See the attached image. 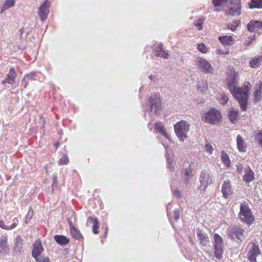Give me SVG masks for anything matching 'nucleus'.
<instances>
[{
  "mask_svg": "<svg viewBox=\"0 0 262 262\" xmlns=\"http://www.w3.org/2000/svg\"><path fill=\"white\" fill-rule=\"evenodd\" d=\"M238 74L235 71L229 75L227 82L228 89L232 96L238 101L240 107L245 109L246 104V99L248 96L247 91L244 92L243 88L237 87Z\"/></svg>",
  "mask_w": 262,
  "mask_h": 262,
  "instance_id": "1",
  "label": "nucleus"
},
{
  "mask_svg": "<svg viewBox=\"0 0 262 262\" xmlns=\"http://www.w3.org/2000/svg\"><path fill=\"white\" fill-rule=\"evenodd\" d=\"M238 216L242 222L249 225H251L254 221V216L246 202L241 204L240 211Z\"/></svg>",
  "mask_w": 262,
  "mask_h": 262,
  "instance_id": "2",
  "label": "nucleus"
},
{
  "mask_svg": "<svg viewBox=\"0 0 262 262\" xmlns=\"http://www.w3.org/2000/svg\"><path fill=\"white\" fill-rule=\"evenodd\" d=\"M190 128V124L182 120L174 125V132L181 141H184L187 138V133Z\"/></svg>",
  "mask_w": 262,
  "mask_h": 262,
  "instance_id": "3",
  "label": "nucleus"
},
{
  "mask_svg": "<svg viewBox=\"0 0 262 262\" xmlns=\"http://www.w3.org/2000/svg\"><path fill=\"white\" fill-rule=\"evenodd\" d=\"M213 247L214 255L217 259H221L223 257L224 250V242L222 237L217 233L213 235Z\"/></svg>",
  "mask_w": 262,
  "mask_h": 262,
  "instance_id": "4",
  "label": "nucleus"
},
{
  "mask_svg": "<svg viewBox=\"0 0 262 262\" xmlns=\"http://www.w3.org/2000/svg\"><path fill=\"white\" fill-rule=\"evenodd\" d=\"M202 117L205 122L210 124H217L222 119L220 112L216 108H212L208 112L204 113Z\"/></svg>",
  "mask_w": 262,
  "mask_h": 262,
  "instance_id": "5",
  "label": "nucleus"
},
{
  "mask_svg": "<svg viewBox=\"0 0 262 262\" xmlns=\"http://www.w3.org/2000/svg\"><path fill=\"white\" fill-rule=\"evenodd\" d=\"M199 181L201 184L199 186V189L201 191L204 192L208 185L212 183V177L206 170L204 169L201 173Z\"/></svg>",
  "mask_w": 262,
  "mask_h": 262,
  "instance_id": "6",
  "label": "nucleus"
},
{
  "mask_svg": "<svg viewBox=\"0 0 262 262\" xmlns=\"http://www.w3.org/2000/svg\"><path fill=\"white\" fill-rule=\"evenodd\" d=\"M248 259L250 262H256V257L260 251L258 245L250 243L247 247Z\"/></svg>",
  "mask_w": 262,
  "mask_h": 262,
  "instance_id": "7",
  "label": "nucleus"
},
{
  "mask_svg": "<svg viewBox=\"0 0 262 262\" xmlns=\"http://www.w3.org/2000/svg\"><path fill=\"white\" fill-rule=\"evenodd\" d=\"M241 7L240 0H231L228 7L226 14L229 15L238 16L241 14Z\"/></svg>",
  "mask_w": 262,
  "mask_h": 262,
  "instance_id": "8",
  "label": "nucleus"
},
{
  "mask_svg": "<svg viewBox=\"0 0 262 262\" xmlns=\"http://www.w3.org/2000/svg\"><path fill=\"white\" fill-rule=\"evenodd\" d=\"M147 104L149 106L150 112L154 111L156 114H157L161 107V101L160 96L157 95L151 96L149 98Z\"/></svg>",
  "mask_w": 262,
  "mask_h": 262,
  "instance_id": "9",
  "label": "nucleus"
},
{
  "mask_svg": "<svg viewBox=\"0 0 262 262\" xmlns=\"http://www.w3.org/2000/svg\"><path fill=\"white\" fill-rule=\"evenodd\" d=\"M246 233L245 230L241 227L235 226L233 227L230 233V236L232 239H236L237 242L239 243H241L245 238V234Z\"/></svg>",
  "mask_w": 262,
  "mask_h": 262,
  "instance_id": "10",
  "label": "nucleus"
},
{
  "mask_svg": "<svg viewBox=\"0 0 262 262\" xmlns=\"http://www.w3.org/2000/svg\"><path fill=\"white\" fill-rule=\"evenodd\" d=\"M50 4V1L46 0L39 7L38 14L42 21H43L47 18L49 12Z\"/></svg>",
  "mask_w": 262,
  "mask_h": 262,
  "instance_id": "11",
  "label": "nucleus"
},
{
  "mask_svg": "<svg viewBox=\"0 0 262 262\" xmlns=\"http://www.w3.org/2000/svg\"><path fill=\"white\" fill-rule=\"evenodd\" d=\"M198 62V66L202 69L203 72L206 74H211L213 72V68L210 63H209L207 60L202 58H199Z\"/></svg>",
  "mask_w": 262,
  "mask_h": 262,
  "instance_id": "12",
  "label": "nucleus"
},
{
  "mask_svg": "<svg viewBox=\"0 0 262 262\" xmlns=\"http://www.w3.org/2000/svg\"><path fill=\"white\" fill-rule=\"evenodd\" d=\"M10 249L7 245V237L2 235L0 237V254L6 256L9 254Z\"/></svg>",
  "mask_w": 262,
  "mask_h": 262,
  "instance_id": "13",
  "label": "nucleus"
},
{
  "mask_svg": "<svg viewBox=\"0 0 262 262\" xmlns=\"http://www.w3.org/2000/svg\"><path fill=\"white\" fill-rule=\"evenodd\" d=\"M196 232L197 237L200 241V244L202 246H207L210 242L209 238L207 234L203 232V231L199 228L196 229Z\"/></svg>",
  "mask_w": 262,
  "mask_h": 262,
  "instance_id": "14",
  "label": "nucleus"
},
{
  "mask_svg": "<svg viewBox=\"0 0 262 262\" xmlns=\"http://www.w3.org/2000/svg\"><path fill=\"white\" fill-rule=\"evenodd\" d=\"M16 77V73L14 68H11L8 74L6 76V79L3 80L2 84L4 85L8 83L10 84H13L15 83Z\"/></svg>",
  "mask_w": 262,
  "mask_h": 262,
  "instance_id": "15",
  "label": "nucleus"
},
{
  "mask_svg": "<svg viewBox=\"0 0 262 262\" xmlns=\"http://www.w3.org/2000/svg\"><path fill=\"white\" fill-rule=\"evenodd\" d=\"M223 197L225 199L229 198L233 193V190L229 181H224L222 187Z\"/></svg>",
  "mask_w": 262,
  "mask_h": 262,
  "instance_id": "16",
  "label": "nucleus"
},
{
  "mask_svg": "<svg viewBox=\"0 0 262 262\" xmlns=\"http://www.w3.org/2000/svg\"><path fill=\"white\" fill-rule=\"evenodd\" d=\"M248 30L251 32L257 31L262 28V21L258 20H251L247 25Z\"/></svg>",
  "mask_w": 262,
  "mask_h": 262,
  "instance_id": "17",
  "label": "nucleus"
},
{
  "mask_svg": "<svg viewBox=\"0 0 262 262\" xmlns=\"http://www.w3.org/2000/svg\"><path fill=\"white\" fill-rule=\"evenodd\" d=\"M254 173L249 166H247L245 169V174L243 177V181L246 183H250L254 179Z\"/></svg>",
  "mask_w": 262,
  "mask_h": 262,
  "instance_id": "18",
  "label": "nucleus"
},
{
  "mask_svg": "<svg viewBox=\"0 0 262 262\" xmlns=\"http://www.w3.org/2000/svg\"><path fill=\"white\" fill-rule=\"evenodd\" d=\"M43 248L40 242H36L33 244V248L32 251V255L34 258L40 255Z\"/></svg>",
  "mask_w": 262,
  "mask_h": 262,
  "instance_id": "19",
  "label": "nucleus"
},
{
  "mask_svg": "<svg viewBox=\"0 0 262 262\" xmlns=\"http://www.w3.org/2000/svg\"><path fill=\"white\" fill-rule=\"evenodd\" d=\"M23 239L21 238L20 236H17L15 241H14V252L15 254H17L21 252V250L23 248Z\"/></svg>",
  "mask_w": 262,
  "mask_h": 262,
  "instance_id": "20",
  "label": "nucleus"
},
{
  "mask_svg": "<svg viewBox=\"0 0 262 262\" xmlns=\"http://www.w3.org/2000/svg\"><path fill=\"white\" fill-rule=\"evenodd\" d=\"M87 225H93V232L97 234L99 233L97 229L99 228V222L96 218H93L92 216H90L87 220Z\"/></svg>",
  "mask_w": 262,
  "mask_h": 262,
  "instance_id": "21",
  "label": "nucleus"
},
{
  "mask_svg": "<svg viewBox=\"0 0 262 262\" xmlns=\"http://www.w3.org/2000/svg\"><path fill=\"white\" fill-rule=\"evenodd\" d=\"M237 148L241 152H245L246 151L247 145L245 142L243 137L238 135L236 138Z\"/></svg>",
  "mask_w": 262,
  "mask_h": 262,
  "instance_id": "22",
  "label": "nucleus"
},
{
  "mask_svg": "<svg viewBox=\"0 0 262 262\" xmlns=\"http://www.w3.org/2000/svg\"><path fill=\"white\" fill-rule=\"evenodd\" d=\"M54 239L56 242L61 246L66 245L70 242L69 239L63 235H55L54 236Z\"/></svg>",
  "mask_w": 262,
  "mask_h": 262,
  "instance_id": "23",
  "label": "nucleus"
},
{
  "mask_svg": "<svg viewBox=\"0 0 262 262\" xmlns=\"http://www.w3.org/2000/svg\"><path fill=\"white\" fill-rule=\"evenodd\" d=\"M155 129L161 134L163 135L166 138L168 139V134L167 133L163 123L161 122H157L155 123Z\"/></svg>",
  "mask_w": 262,
  "mask_h": 262,
  "instance_id": "24",
  "label": "nucleus"
},
{
  "mask_svg": "<svg viewBox=\"0 0 262 262\" xmlns=\"http://www.w3.org/2000/svg\"><path fill=\"white\" fill-rule=\"evenodd\" d=\"M18 222V219L15 217L13 219V223L11 225H6L3 221H0V227L5 230H10L16 227Z\"/></svg>",
  "mask_w": 262,
  "mask_h": 262,
  "instance_id": "25",
  "label": "nucleus"
},
{
  "mask_svg": "<svg viewBox=\"0 0 262 262\" xmlns=\"http://www.w3.org/2000/svg\"><path fill=\"white\" fill-rule=\"evenodd\" d=\"M228 117L230 121L233 124H235L239 118L238 111L234 110H230L228 111Z\"/></svg>",
  "mask_w": 262,
  "mask_h": 262,
  "instance_id": "26",
  "label": "nucleus"
},
{
  "mask_svg": "<svg viewBox=\"0 0 262 262\" xmlns=\"http://www.w3.org/2000/svg\"><path fill=\"white\" fill-rule=\"evenodd\" d=\"M262 93V81H260L259 83L258 88L256 90L253 94L254 100L258 102L260 100Z\"/></svg>",
  "mask_w": 262,
  "mask_h": 262,
  "instance_id": "27",
  "label": "nucleus"
},
{
  "mask_svg": "<svg viewBox=\"0 0 262 262\" xmlns=\"http://www.w3.org/2000/svg\"><path fill=\"white\" fill-rule=\"evenodd\" d=\"M219 39L220 42L224 46L230 45L232 41V37L230 36H220Z\"/></svg>",
  "mask_w": 262,
  "mask_h": 262,
  "instance_id": "28",
  "label": "nucleus"
},
{
  "mask_svg": "<svg viewBox=\"0 0 262 262\" xmlns=\"http://www.w3.org/2000/svg\"><path fill=\"white\" fill-rule=\"evenodd\" d=\"M262 61V55L254 58L249 62L250 67L252 68L258 67L260 65V63Z\"/></svg>",
  "mask_w": 262,
  "mask_h": 262,
  "instance_id": "29",
  "label": "nucleus"
},
{
  "mask_svg": "<svg viewBox=\"0 0 262 262\" xmlns=\"http://www.w3.org/2000/svg\"><path fill=\"white\" fill-rule=\"evenodd\" d=\"M197 90L201 92H204L208 88V83L206 80L199 81L196 85Z\"/></svg>",
  "mask_w": 262,
  "mask_h": 262,
  "instance_id": "30",
  "label": "nucleus"
},
{
  "mask_svg": "<svg viewBox=\"0 0 262 262\" xmlns=\"http://www.w3.org/2000/svg\"><path fill=\"white\" fill-rule=\"evenodd\" d=\"M70 233L72 235L73 237L76 239L80 240L81 239H83V238L80 231L76 227L73 228V229H71Z\"/></svg>",
  "mask_w": 262,
  "mask_h": 262,
  "instance_id": "31",
  "label": "nucleus"
},
{
  "mask_svg": "<svg viewBox=\"0 0 262 262\" xmlns=\"http://www.w3.org/2000/svg\"><path fill=\"white\" fill-rule=\"evenodd\" d=\"M249 5L251 9L262 8V0H251Z\"/></svg>",
  "mask_w": 262,
  "mask_h": 262,
  "instance_id": "32",
  "label": "nucleus"
},
{
  "mask_svg": "<svg viewBox=\"0 0 262 262\" xmlns=\"http://www.w3.org/2000/svg\"><path fill=\"white\" fill-rule=\"evenodd\" d=\"M251 88V85L250 83V82H246L245 83V84L244 85V88H243V90L244 92H245L247 91L248 96H247V99H246V104L245 105V106H246L245 108L243 109L242 107H241V110L242 111H245L246 110L247 108L248 100V98H249V91H250V89Z\"/></svg>",
  "mask_w": 262,
  "mask_h": 262,
  "instance_id": "33",
  "label": "nucleus"
},
{
  "mask_svg": "<svg viewBox=\"0 0 262 262\" xmlns=\"http://www.w3.org/2000/svg\"><path fill=\"white\" fill-rule=\"evenodd\" d=\"M254 140L256 143L262 148V129L258 130L254 134Z\"/></svg>",
  "mask_w": 262,
  "mask_h": 262,
  "instance_id": "34",
  "label": "nucleus"
},
{
  "mask_svg": "<svg viewBox=\"0 0 262 262\" xmlns=\"http://www.w3.org/2000/svg\"><path fill=\"white\" fill-rule=\"evenodd\" d=\"M221 154V159L223 163L226 165L227 167H229L230 164V160L229 156L223 151H222Z\"/></svg>",
  "mask_w": 262,
  "mask_h": 262,
  "instance_id": "35",
  "label": "nucleus"
},
{
  "mask_svg": "<svg viewBox=\"0 0 262 262\" xmlns=\"http://www.w3.org/2000/svg\"><path fill=\"white\" fill-rule=\"evenodd\" d=\"M15 2V0H6L4 5V8L7 9L12 7L14 5Z\"/></svg>",
  "mask_w": 262,
  "mask_h": 262,
  "instance_id": "36",
  "label": "nucleus"
},
{
  "mask_svg": "<svg viewBox=\"0 0 262 262\" xmlns=\"http://www.w3.org/2000/svg\"><path fill=\"white\" fill-rule=\"evenodd\" d=\"M240 22L239 20H235L232 24H228V28L232 31H234L236 30Z\"/></svg>",
  "mask_w": 262,
  "mask_h": 262,
  "instance_id": "37",
  "label": "nucleus"
},
{
  "mask_svg": "<svg viewBox=\"0 0 262 262\" xmlns=\"http://www.w3.org/2000/svg\"><path fill=\"white\" fill-rule=\"evenodd\" d=\"M36 262H50L48 257H43L42 255H39L35 258Z\"/></svg>",
  "mask_w": 262,
  "mask_h": 262,
  "instance_id": "38",
  "label": "nucleus"
},
{
  "mask_svg": "<svg viewBox=\"0 0 262 262\" xmlns=\"http://www.w3.org/2000/svg\"><path fill=\"white\" fill-rule=\"evenodd\" d=\"M32 216H33V210L31 208H30V209L29 210V211L28 212V213L27 214V215L26 216L25 223L26 224H28L29 223V222L30 221V220L31 219V218L32 217Z\"/></svg>",
  "mask_w": 262,
  "mask_h": 262,
  "instance_id": "39",
  "label": "nucleus"
},
{
  "mask_svg": "<svg viewBox=\"0 0 262 262\" xmlns=\"http://www.w3.org/2000/svg\"><path fill=\"white\" fill-rule=\"evenodd\" d=\"M228 0H212V4L215 7L220 6Z\"/></svg>",
  "mask_w": 262,
  "mask_h": 262,
  "instance_id": "40",
  "label": "nucleus"
},
{
  "mask_svg": "<svg viewBox=\"0 0 262 262\" xmlns=\"http://www.w3.org/2000/svg\"><path fill=\"white\" fill-rule=\"evenodd\" d=\"M59 164H67L69 162V158L66 154L63 155L59 160Z\"/></svg>",
  "mask_w": 262,
  "mask_h": 262,
  "instance_id": "41",
  "label": "nucleus"
},
{
  "mask_svg": "<svg viewBox=\"0 0 262 262\" xmlns=\"http://www.w3.org/2000/svg\"><path fill=\"white\" fill-rule=\"evenodd\" d=\"M198 49L199 50V51L204 53H206L207 52V49L206 47V46L203 43L198 44Z\"/></svg>",
  "mask_w": 262,
  "mask_h": 262,
  "instance_id": "42",
  "label": "nucleus"
},
{
  "mask_svg": "<svg viewBox=\"0 0 262 262\" xmlns=\"http://www.w3.org/2000/svg\"><path fill=\"white\" fill-rule=\"evenodd\" d=\"M191 170L190 168H186L185 170L184 174L186 177V183L189 181L190 177L191 176Z\"/></svg>",
  "mask_w": 262,
  "mask_h": 262,
  "instance_id": "43",
  "label": "nucleus"
},
{
  "mask_svg": "<svg viewBox=\"0 0 262 262\" xmlns=\"http://www.w3.org/2000/svg\"><path fill=\"white\" fill-rule=\"evenodd\" d=\"M255 37V35H251L247 36V39L245 40V45L247 46H249L251 44L252 41L254 39Z\"/></svg>",
  "mask_w": 262,
  "mask_h": 262,
  "instance_id": "44",
  "label": "nucleus"
},
{
  "mask_svg": "<svg viewBox=\"0 0 262 262\" xmlns=\"http://www.w3.org/2000/svg\"><path fill=\"white\" fill-rule=\"evenodd\" d=\"M204 18H200L198 20V22L195 24V25L198 27L199 30H201L203 29Z\"/></svg>",
  "mask_w": 262,
  "mask_h": 262,
  "instance_id": "45",
  "label": "nucleus"
},
{
  "mask_svg": "<svg viewBox=\"0 0 262 262\" xmlns=\"http://www.w3.org/2000/svg\"><path fill=\"white\" fill-rule=\"evenodd\" d=\"M155 55L157 56H160L165 59L168 58L169 56V54L164 51H162L161 53L156 54Z\"/></svg>",
  "mask_w": 262,
  "mask_h": 262,
  "instance_id": "46",
  "label": "nucleus"
},
{
  "mask_svg": "<svg viewBox=\"0 0 262 262\" xmlns=\"http://www.w3.org/2000/svg\"><path fill=\"white\" fill-rule=\"evenodd\" d=\"M155 51L156 52V54L161 53L163 50V44L162 43H160L157 47H156L154 49Z\"/></svg>",
  "mask_w": 262,
  "mask_h": 262,
  "instance_id": "47",
  "label": "nucleus"
},
{
  "mask_svg": "<svg viewBox=\"0 0 262 262\" xmlns=\"http://www.w3.org/2000/svg\"><path fill=\"white\" fill-rule=\"evenodd\" d=\"M168 167L170 171H173L174 169V166L173 165V162L171 159L170 158H167Z\"/></svg>",
  "mask_w": 262,
  "mask_h": 262,
  "instance_id": "48",
  "label": "nucleus"
},
{
  "mask_svg": "<svg viewBox=\"0 0 262 262\" xmlns=\"http://www.w3.org/2000/svg\"><path fill=\"white\" fill-rule=\"evenodd\" d=\"M173 195L178 199H180L182 197L181 192L178 189H176L173 190Z\"/></svg>",
  "mask_w": 262,
  "mask_h": 262,
  "instance_id": "49",
  "label": "nucleus"
},
{
  "mask_svg": "<svg viewBox=\"0 0 262 262\" xmlns=\"http://www.w3.org/2000/svg\"><path fill=\"white\" fill-rule=\"evenodd\" d=\"M173 218L177 221L180 218V212L178 209H175L173 211Z\"/></svg>",
  "mask_w": 262,
  "mask_h": 262,
  "instance_id": "50",
  "label": "nucleus"
},
{
  "mask_svg": "<svg viewBox=\"0 0 262 262\" xmlns=\"http://www.w3.org/2000/svg\"><path fill=\"white\" fill-rule=\"evenodd\" d=\"M35 76L36 73L34 72H32L25 75V77L28 78L29 79H33L34 77Z\"/></svg>",
  "mask_w": 262,
  "mask_h": 262,
  "instance_id": "51",
  "label": "nucleus"
},
{
  "mask_svg": "<svg viewBox=\"0 0 262 262\" xmlns=\"http://www.w3.org/2000/svg\"><path fill=\"white\" fill-rule=\"evenodd\" d=\"M205 149L207 151L209 152L210 154L212 153V151L213 150V147L212 145L209 144V143H207L205 145Z\"/></svg>",
  "mask_w": 262,
  "mask_h": 262,
  "instance_id": "52",
  "label": "nucleus"
},
{
  "mask_svg": "<svg viewBox=\"0 0 262 262\" xmlns=\"http://www.w3.org/2000/svg\"><path fill=\"white\" fill-rule=\"evenodd\" d=\"M68 223L70 226V230L71 231V229H73V228H75L73 224V222H72V220L71 218L68 217L67 219Z\"/></svg>",
  "mask_w": 262,
  "mask_h": 262,
  "instance_id": "53",
  "label": "nucleus"
},
{
  "mask_svg": "<svg viewBox=\"0 0 262 262\" xmlns=\"http://www.w3.org/2000/svg\"><path fill=\"white\" fill-rule=\"evenodd\" d=\"M228 101V98L227 96H224L223 97V98L221 99V103L222 104H225L226 103H227Z\"/></svg>",
  "mask_w": 262,
  "mask_h": 262,
  "instance_id": "54",
  "label": "nucleus"
},
{
  "mask_svg": "<svg viewBox=\"0 0 262 262\" xmlns=\"http://www.w3.org/2000/svg\"><path fill=\"white\" fill-rule=\"evenodd\" d=\"M57 178H56V177H55L54 178L52 186L53 187L54 186V185H57Z\"/></svg>",
  "mask_w": 262,
  "mask_h": 262,
  "instance_id": "55",
  "label": "nucleus"
},
{
  "mask_svg": "<svg viewBox=\"0 0 262 262\" xmlns=\"http://www.w3.org/2000/svg\"><path fill=\"white\" fill-rule=\"evenodd\" d=\"M228 53V51H226V52H221V53H220V54H227Z\"/></svg>",
  "mask_w": 262,
  "mask_h": 262,
  "instance_id": "56",
  "label": "nucleus"
},
{
  "mask_svg": "<svg viewBox=\"0 0 262 262\" xmlns=\"http://www.w3.org/2000/svg\"><path fill=\"white\" fill-rule=\"evenodd\" d=\"M149 78L150 80H152L153 76H152V75H149Z\"/></svg>",
  "mask_w": 262,
  "mask_h": 262,
  "instance_id": "57",
  "label": "nucleus"
},
{
  "mask_svg": "<svg viewBox=\"0 0 262 262\" xmlns=\"http://www.w3.org/2000/svg\"><path fill=\"white\" fill-rule=\"evenodd\" d=\"M107 233V231H105V232H104V235H105V236H106Z\"/></svg>",
  "mask_w": 262,
  "mask_h": 262,
  "instance_id": "58",
  "label": "nucleus"
},
{
  "mask_svg": "<svg viewBox=\"0 0 262 262\" xmlns=\"http://www.w3.org/2000/svg\"><path fill=\"white\" fill-rule=\"evenodd\" d=\"M216 11H220V10L219 9H215V10Z\"/></svg>",
  "mask_w": 262,
  "mask_h": 262,
  "instance_id": "59",
  "label": "nucleus"
},
{
  "mask_svg": "<svg viewBox=\"0 0 262 262\" xmlns=\"http://www.w3.org/2000/svg\"><path fill=\"white\" fill-rule=\"evenodd\" d=\"M3 11H4V10H3V9H2V10H1V12H3Z\"/></svg>",
  "mask_w": 262,
  "mask_h": 262,
  "instance_id": "60",
  "label": "nucleus"
},
{
  "mask_svg": "<svg viewBox=\"0 0 262 262\" xmlns=\"http://www.w3.org/2000/svg\"><path fill=\"white\" fill-rule=\"evenodd\" d=\"M27 85V83H26V85L25 86V88H26Z\"/></svg>",
  "mask_w": 262,
  "mask_h": 262,
  "instance_id": "61",
  "label": "nucleus"
}]
</instances>
